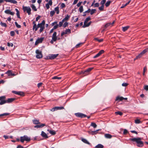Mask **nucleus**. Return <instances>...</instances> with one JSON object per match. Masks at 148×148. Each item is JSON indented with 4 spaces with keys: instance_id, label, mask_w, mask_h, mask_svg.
I'll return each mask as SVG.
<instances>
[{
    "instance_id": "nucleus-13",
    "label": "nucleus",
    "mask_w": 148,
    "mask_h": 148,
    "mask_svg": "<svg viewBox=\"0 0 148 148\" xmlns=\"http://www.w3.org/2000/svg\"><path fill=\"white\" fill-rule=\"evenodd\" d=\"M104 51L103 50H101L96 55L93 57L94 58H96L100 56L104 52Z\"/></svg>"
},
{
    "instance_id": "nucleus-24",
    "label": "nucleus",
    "mask_w": 148,
    "mask_h": 148,
    "mask_svg": "<svg viewBox=\"0 0 148 148\" xmlns=\"http://www.w3.org/2000/svg\"><path fill=\"white\" fill-rule=\"evenodd\" d=\"M130 1H131V0H130L127 3L125 4H123L122 5V6L121 7V8H124V7H125L126 6H127V5L129 4V3H130Z\"/></svg>"
},
{
    "instance_id": "nucleus-5",
    "label": "nucleus",
    "mask_w": 148,
    "mask_h": 148,
    "mask_svg": "<svg viewBox=\"0 0 148 148\" xmlns=\"http://www.w3.org/2000/svg\"><path fill=\"white\" fill-rule=\"evenodd\" d=\"M36 57L37 58H41L42 57V51L38 49L36 50Z\"/></svg>"
},
{
    "instance_id": "nucleus-64",
    "label": "nucleus",
    "mask_w": 148,
    "mask_h": 148,
    "mask_svg": "<svg viewBox=\"0 0 148 148\" xmlns=\"http://www.w3.org/2000/svg\"><path fill=\"white\" fill-rule=\"evenodd\" d=\"M144 89L146 90H148V85L145 86L144 87Z\"/></svg>"
},
{
    "instance_id": "nucleus-38",
    "label": "nucleus",
    "mask_w": 148,
    "mask_h": 148,
    "mask_svg": "<svg viewBox=\"0 0 148 148\" xmlns=\"http://www.w3.org/2000/svg\"><path fill=\"white\" fill-rule=\"evenodd\" d=\"M17 95H19L20 96H24V93L22 92L21 91H18V92Z\"/></svg>"
},
{
    "instance_id": "nucleus-37",
    "label": "nucleus",
    "mask_w": 148,
    "mask_h": 148,
    "mask_svg": "<svg viewBox=\"0 0 148 148\" xmlns=\"http://www.w3.org/2000/svg\"><path fill=\"white\" fill-rule=\"evenodd\" d=\"M111 1H107L105 3V5L106 7H108L111 3Z\"/></svg>"
},
{
    "instance_id": "nucleus-55",
    "label": "nucleus",
    "mask_w": 148,
    "mask_h": 148,
    "mask_svg": "<svg viewBox=\"0 0 148 148\" xmlns=\"http://www.w3.org/2000/svg\"><path fill=\"white\" fill-rule=\"evenodd\" d=\"M57 110H62L64 109L63 107H56Z\"/></svg>"
},
{
    "instance_id": "nucleus-12",
    "label": "nucleus",
    "mask_w": 148,
    "mask_h": 148,
    "mask_svg": "<svg viewBox=\"0 0 148 148\" xmlns=\"http://www.w3.org/2000/svg\"><path fill=\"white\" fill-rule=\"evenodd\" d=\"M52 38L53 40L56 41L57 39V33L56 32H54L52 36Z\"/></svg>"
},
{
    "instance_id": "nucleus-30",
    "label": "nucleus",
    "mask_w": 148,
    "mask_h": 148,
    "mask_svg": "<svg viewBox=\"0 0 148 148\" xmlns=\"http://www.w3.org/2000/svg\"><path fill=\"white\" fill-rule=\"evenodd\" d=\"M70 16H69L68 15H67L66 17L64 18L62 20H64V22L65 21L68 20L70 18Z\"/></svg>"
},
{
    "instance_id": "nucleus-61",
    "label": "nucleus",
    "mask_w": 148,
    "mask_h": 148,
    "mask_svg": "<svg viewBox=\"0 0 148 148\" xmlns=\"http://www.w3.org/2000/svg\"><path fill=\"white\" fill-rule=\"evenodd\" d=\"M58 24H57L56 25L54 26L53 29H56L58 28Z\"/></svg>"
},
{
    "instance_id": "nucleus-34",
    "label": "nucleus",
    "mask_w": 148,
    "mask_h": 148,
    "mask_svg": "<svg viewBox=\"0 0 148 148\" xmlns=\"http://www.w3.org/2000/svg\"><path fill=\"white\" fill-rule=\"evenodd\" d=\"M0 24L2 27H7V25L5 23H3L1 22L0 23Z\"/></svg>"
},
{
    "instance_id": "nucleus-17",
    "label": "nucleus",
    "mask_w": 148,
    "mask_h": 148,
    "mask_svg": "<svg viewBox=\"0 0 148 148\" xmlns=\"http://www.w3.org/2000/svg\"><path fill=\"white\" fill-rule=\"evenodd\" d=\"M15 99L14 98H10L8 99L6 101L7 103H10L14 101Z\"/></svg>"
},
{
    "instance_id": "nucleus-26",
    "label": "nucleus",
    "mask_w": 148,
    "mask_h": 148,
    "mask_svg": "<svg viewBox=\"0 0 148 148\" xmlns=\"http://www.w3.org/2000/svg\"><path fill=\"white\" fill-rule=\"evenodd\" d=\"M31 7L32 8V10H34V11H37V9L36 8V6L34 5V4H32L31 5Z\"/></svg>"
},
{
    "instance_id": "nucleus-32",
    "label": "nucleus",
    "mask_w": 148,
    "mask_h": 148,
    "mask_svg": "<svg viewBox=\"0 0 148 148\" xmlns=\"http://www.w3.org/2000/svg\"><path fill=\"white\" fill-rule=\"evenodd\" d=\"M95 147L97 148H103V146L101 144H99L96 146Z\"/></svg>"
},
{
    "instance_id": "nucleus-29",
    "label": "nucleus",
    "mask_w": 148,
    "mask_h": 148,
    "mask_svg": "<svg viewBox=\"0 0 148 148\" xmlns=\"http://www.w3.org/2000/svg\"><path fill=\"white\" fill-rule=\"evenodd\" d=\"M90 126L93 127L94 128H96L97 127V125L94 122H92Z\"/></svg>"
},
{
    "instance_id": "nucleus-42",
    "label": "nucleus",
    "mask_w": 148,
    "mask_h": 148,
    "mask_svg": "<svg viewBox=\"0 0 148 148\" xmlns=\"http://www.w3.org/2000/svg\"><path fill=\"white\" fill-rule=\"evenodd\" d=\"M6 100H2L1 101V102H0V105H2V104H5L6 103Z\"/></svg>"
},
{
    "instance_id": "nucleus-36",
    "label": "nucleus",
    "mask_w": 148,
    "mask_h": 148,
    "mask_svg": "<svg viewBox=\"0 0 148 148\" xmlns=\"http://www.w3.org/2000/svg\"><path fill=\"white\" fill-rule=\"evenodd\" d=\"M129 27V26H127L124 27H123V32H125L126 31Z\"/></svg>"
},
{
    "instance_id": "nucleus-43",
    "label": "nucleus",
    "mask_w": 148,
    "mask_h": 148,
    "mask_svg": "<svg viewBox=\"0 0 148 148\" xmlns=\"http://www.w3.org/2000/svg\"><path fill=\"white\" fill-rule=\"evenodd\" d=\"M96 11V10L95 9H92L91 11L90 10V14L91 15H92Z\"/></svg>"
},
{
    "instance_id": "nucleus-44",
    "label": "nucleus",
    "mask_w": 148,
    "mask_h": 148,
    "mask_svg": "<svg viewBox=\"0 0 148 148\" xmlns=\"http://www.w3.org/2000/svg\"><path fill=\"white\" fill-rule=\"evenodd\" d=\"M61 77H58L57 76H54L52 77V79H61Z\"/></svg>"
},
{
    "instance_id": "nucleus-4",
    "label": "nucleus",
    "mask_w": 148,
    "mask_h": 148,
    "mask_svg": "<svg viewBox=\"0 0 148 148\" xmlns=\"http://www.w3.org/2000/svg\"><path fill=\"white\" fill-rule=\"evenodd\" d=\"M23 9L24 12L26 11L28 14L29 15L31 14V9L29 6H24L23 7Z\"/></svg>"
},
{
    "instance_id": "nucleus-23",
    "label": "nucleus",
    "mask_w": 148,
    "mask_h": 148,
    "mask_svg": "<svg viewBox=\"0 0 148 148\" xmlns=\"http://www.w3.org/2000/svg\"><path fill=\"white\" fill-rule=\"evenodd\" d=\"M33 122L34 124H37L40 123V122L38 120H33Z\"/></svg>"
},
{
    "instance_id": "nucleus-54",
    "label": "nucleus",
    "mask_w": 148,
    "mask_h": 148,
    "mask_svg": "<svg viewBox=\"0 0 148 148\" xmlns=\"http://www.w3.org/2000/svg\"><path fill=\"white\" fill-rule=\"evenodd\" d=\"M10 34L11 36H13L14 35L15 32L14 31H12L10 32Z\"/></svg>"
},
{
    "instance_id": "nucleus-60",
    "label": "nucleus",
    "mask_w": 148,
    "mask_h": 148,
    "mask_svg": "<svg viewBox=\"0 0 148 148\" xmlns=\"http://www.w3.org/2000/svg\"><path fill=\"white\" fill-rule=\"evenodd\" d=\"M128 85V84L126 83H123L122 84V85L123 86H126Z\"/></svg>"
},
{
    "instance_id": "nucleus-33",
    "label": "nucleus",
    "mask_w": 148,
    "mask_h": 148,
    "mask_svg": "<svg viewBox=\"0 0 148 148\" xmlns=\"http://www.w3.org/2000/svg\"><path fill=\"white\" fill-rule=\"evenodd\" d=\"M33 24H34V25L33 26V29L34 30L35 29V30L36 29V28L37 27V26L36 25V22L34 21H33Z\"/></svg>"
},
{
    "instance_id": "nucleus-22",
    "label": "nucleus",
    "mask_w": 148,
    "mask_h": 148,
    "mask_svg": "<svg viewBox=\"0 0 148 148\" xmlns=\"http://www.w3.org/2000/svg\"><path fill=\"white\" fill-rule=\"evenodd\" d=\"M105 138H111L112 137V136L109 134H106L104 135Z\"/></svg>"
},
{
    "instance_id": "nucleus-39",
    "label": "nucleus",
    "mask_w": 148,
    "mask_h": 148,
    "mask_svg": "<svg viewBox=\"0 0 148 148\" xmlns=\"http://www.w3.org/2000/svg\"><path fill=\"white\" fill-rule=\"evenodd\" d=\"M83 7L82 6H81L79 8V11L80 13L82 12L83 11Z\"/></svg>"
},
{
    "instance_id": "nucleus-7",
    "label": "nucleus",
    "mask_w": 148,
    "mask_h": 148,
    "mask_svg": "<svg viewBox=\"0 0 148 148\" xmlns=\"http://www.w3.org/2000/svg\"><path fill=\"white\" fill-rule=\"evenodd\" d=\"M75 114L76 116L81 118H85L87 116L86 115L81 113H75Z\"/></svg>"
},
{
    "instance_id": "nucleus-51",
    "label": "nucleus",
    "mask_w": 148,
    "mask_h": 148,
    "mask_svg": "<svg viewBox=\"0 0 148 148\" xmlns=\"http://www.w3.org/2000/svg\"><path fill=\"white\" fill-rule=\"evenodd\" d=\"M135 122L137 124H138L141 123V121L139 119H136L135 120Z\"/></svg>"
},
{
    "instance_id": "nucleus-25",
    "label": "nucleus",
    "mask_w": 148,
    "mask_h": 148,
    "mask_svg": "<svg viewBox=\"0 0 148 148\" xmlns=\"http://www.w3.org/2000/svg\"><path fill=\"white\" fill-rule=\"evenodd\" d=\"M109 26H111V23H106L104 26V28L105 29L107 28Z\"/></svg>"
},
{
    "instance_id": "nucleus-47",
    "label": "nucleus",
    "mask_w": 148,
    "mask_h": 148,
    "mask_svg": "<svg viewBox=\"0 0 148 148\" xmlns=\"http://www.w3.org/2000/svg\"><path fill=\"white\" fill-rule=\"evenodd\" d=\"M5 98V96H2L0 97V101L4 100Z\"/></svg>"
},
{
    "instance_id": "nucleus-63",
    "label": "nucleus",
    "mask_w": 148,
    "mask_h": 148,
    "mask_svg": "<svg viewBox=\"0 0 148 148\" xmlns=\"http://www.w3.org/2000/svg\"><path fill=\"white\" fill-rule=\"evenodd\" d=\"M65 5L64 3H62L61 5V7L62 8H64L65 7Z\"/></svg>"
},
{
    "instance_id": "nucleus-35",
    "label": "nucleus",
    "mask_w": 148,
    "mask_h": 148,
    "mask_svg": "<svg viewBox=\"0 0 148 148\" xmlns=\"http://www.w3.org/2000/svg\"><path fill=\"white\" fill-rule=\"evenodd\" d=\"M91 23V22H90L88 23H87L86 24H85V25L84 24V25L83 26V27H88L90 25Z\"/></svg>"
},
{
    "instance_id": "nucleus-56",
    "label": "nucleus",
    "mask_w": 148,
    "mask_h": 148,
    "mask_svg": "<svg viewBox=\"0 0 148 148\" xmlns=\"http://www.w3.org/2000/svg\"><path fill=\"white\" fill-rule=\"evenodd\" d=\"M57 109L56 107H55L54 108H53L51 110V111L52 112H54L56 110H57Z\"/></svg>"
},
{
    "instance_id": "nucleus-53",
    "label": "nucleus",
    "mask_w": 148,
    "mask_h": 148,
    "mask_svg": "<svg viewBox=\"0 0 148 148\" xmlns=\"http://www.w3.org/2000/svg\"><path fill=\"white\" fill-rule=\"evenodd\" d=\"M7 45L8 46L12 47L13 45V44L12 43L8 42L7 43Z\"/></svg>"
},
{
    "instance_id": "nucleus-41",
    "label": "nucleus",
    "mask_w": 148,
    "mask_h": 148,
    "mask_svg": "<svg viewBox=\"0 0 148 148\" xmlns=\"http://www.w3.org/2000/svg\"><path fill=\"white\" fill-rule=\"evenodd\" d=\"M104 5H102L99 8V10L101 11H102L104 10Z\"/></svg>"
},
{
    "instance_id": "nucleus-6",
    "label": "nucleus",
    "mask_w": 148,
    "mask_h": 148,
    "mask_svg": "<svg viewBox=\"0 0 148 148\" xmlns=\"http://www.w3.org/2000/svg\"><path fill=\"white\" fill-rule=\"evenodd\" d=\"M148 50L147 48L144 50L142 52H141L139 55L136 56V58H141L142 56L146 52H147Z\"/></svg>"
},
{
    "instance_id": "nucleus-11",
    "label": "nucleus",
    "mask_w": 148,
    "mask_h": 148,
    "mask_svg": "<svg viewBox=\"0 0 148 148\" xmlns=\"http://www.w3.org/2000/svg\"><path fill=\"white\" fill-rule=\"evenodd\" d=\"M58 54H50L49 55V59H54L55 58H56V57L58 56Z\"/></svg>"
},
{
    "instance_id": "nucleus-31",
    "label": "nucleus",
    "mask_w": 148,
    "mask_h": 148,
    "mask_svg": "<svg viewBox=\"0 0 148 148\" xmlns=\"http://www.w3.org/2000/svg\"><path fill=\"white\" fill-rule=\"evenodd\" d=\"M90 20V17H87V18H86V19L84 22V24L85 25V24H86L87 23V22Z\"/></svg>"
},
{
    "instance_id": "nucleus-9",
    "label": "nucleus",
    "mask_w": 148,
    "mask_h": 148,
    "mask_svg": "<svg viewBox=\"0 0 148 148\" xmlns=\"http://www.w3.org/2000/svg\"><path fill=\"white\" fill-rule=\"evenodd\" d=\"M44 39L43 38H38L35 42V45H37L38 44L42 42L43 40Z\"/></svg>"
},
{
    "instance_id": "nucleus-28",
    "label": "nucleus",
    "mask_w": 148,
    "mask_h": 148,
    "mask_svg": "<svg viewBox=\"0 0 148 148\" xmlns=\"http://www.w3.org/2000/svg\"><path fill=\"white\" fill-rule=\"evenodd\" d=\"M54 11L56 12L57 14H58L59 13V7H57L54 8Z\"/></svg>"
},
{
    "instance_id": "nucleus-18",
    "label": "nucleus",
    "mask_w": 148,
    "mask_h": 148,
    "mask_svg": "<svg viewBox=\"0 0 148 148\" xmlns=\"http://www.w3.org/2000/svg\"><path fill=\"white\" fill-rule=\"evenodd\" d=\"M45 126V124H42L40 125H37L34 126L35 128H42L44 126Z\"/></svg>"
},
{
    "instance_id": "nucleus-20",
    "label": "nucleus",
    "mask_w": 148,
    "mask_h": 148,
    "mask_svg": "<svg viewBox=\"0 0 148 148\" xmlns=\"http://www.w3.org/2000/svg\"><path fill=\"white\" fill-rule=\"evenodd\" d=\"M47 130L52 135H54L56 134V132L54 130H51L49 129H48Z\"/></svg>"
},
{
    "instance_id": "nucleus-50",
    "label": "nucleus",
    "mask_w": 148,
    "mask_h": 148,
    "mask_svg": "<svg viewBox=\"0 0 148 148\" xmlns=\"http://www.w3.org/2000/svg\"><path fill=\"white\" fill-rule=\"evenodd\" d=\"M9 113H3V114H0V116H7V115H9Z\"/></svg>"
},
{
    "instance_id": "nucleus-62",
    "label": "nucleus",
    "mask_w": 148,
    "mask_h": 148,
    "mask_svg": "<svg viewBox=\"0 0 148 148\" xmlns=\"http://www.w3.org/2000/svg\"><path fill=\"white\" fill-rule=\"evenodd\" d=\"M88 132L90 134H92V135H94V131H88Z\"/></svg>"
},
{
    "instance_id": "nucleus-58",
    "label": "nucleus",
    "mask_w": 148,
    "mask_h": 148,
    "mask_svg": "<svg viewBox=\"0 0 148 148\" xmlns=\"http://www.w3.org/2000/svg\"><path fill=\"white\" fill-rule=\"evenodd\" d=\"M47 3L51 6V5L52 4V0H50L49 1V2Z\"/></svg>"
},
{
    "instance_id": "nucleus-49",
    "label": "nucleus",
    "mask_w": 148,
    "mask_h": 148,
    "mask_svg": "<svg viewBox=\"0 0 148 148\" xmlns=\"http://www.w3.org/2000/svg\"><path fill=\"white\" fill-rule=\"evenodd\" d=\"M15 24L16 27L18 28H20L21 27L20 25H18L16 22H15Z\"/></svg>"
},
{
    "instance_id": "nucleus-48",
    "label": "nucleus",
    "mask_w": 148,
    "mask_h": 148,
    "mask_svg": "<svg viewBox=\"0 0 148 148\" xmlns=\"http://www.w3.org/2000/svg\"><path fill=\"white\" fill-rule=\"evenodd\" d=\"M106 1V0H103L101 1L100 4L101 5H104Z\"/></svg>"
},
{
    "instance_id": "nucleus-10",
    "label": "nucleus",
    "mask_w": 148,
    "mask_h": 148,
    "mask_svg": "<svg viewBox=\"0 0 148 148\" xmlns=\"http://www.w3.org/2000/svg\"><path fill=\"white\" fill-rule=\"evenodd\" d=\"M127 99V98H124L122 97L118 96L116 97V101H121L123 99L126 100Z\"/></svg>"
},
{
    "instance_id": "nucleus-45",
    "label": "nucleus",
    "mask_w": 148,
    "mask_h": 148,
    "mask_svg": "<svg viewBox=\"0 0 148 148\" xmlns=\"http://www.w3.org/2000/svg\"><path fill=\"white\" fill-rule=\"evenodd\" d=\"M55 12L54 11H51L50 12V15L51 17L53 16V15L54 14Z\"/></svg>"
},
{
    "instance_id": "nucleus-15",
    "label": "nucleus",
    "mask_w": 148,
    "mask_h": 148,
    "mask_svg": "<svg viewBox=\"0 0 148 148\" xmlns=\"http://www.w3.org/2000/svg\"><path fill=\"white\" fill-rule=\"evenodd\" d=\"M5 74H7L8 76H10L11 75L12 76H14L15 75V74L12 73L10 70H9L5 73Z\"/></svg>"
},
{
    "instance_id": "nucleus-57",
    "label": "nucleus",
    "mask_w": 148,
    "mask_h": 148,
    "mask_svg": "<svg viewBox=\"0 0 148 148\" xmlns=\"http://www.w3.org/2000/svg\"><path fill=\"white\" fill-rule=\"evenodd\" d=\"M68 23L65 22L64 23L63 26L64 27H66L68 25Z\"/></svg>"
},
{
    "instance_id": "nucleus-46",
    "label": "nucleus",
    "mask_w": 148,
    "mask_h": 148,
    "mask_svg": "<svg viewBox=\"0 0 148 148\" xmlns=\"http://www.w3.org/2000/svg\"><path fill=\"white\" fill-rule=\"evenodd\" d=\"M115 114H116L119 115H122L123 114V113L119 111L115 112Z\"/></svg>"
},
{
    "instance_id": "nucleus-52",
    "label": "nucleus",
    "mask_w": 148,
    "mask_h": 148,
    "mask_svg": "<svg viewBox=\"0 0 148 148\" xmlns=\"http://www.w3.org/2000/svg\"><path fill=\"white\" fill-rule=\"evenodd\" d=\"M83 44V43H79V44H77L76 45L75 47L76 48H78V47H79V46L80 45H82Z\"/></svg>"
},
{
    "instance_id": "nucleus-59",
    "label": "nucleus",
    "mask_w": 148,
    "mask_h": 148,
    "mask_svg": "<svg viewBox=\"0 0 148 148\" xmlns=\"http://www.w3.org/2000/svg\"><path fill=\"white\" fill-rule=\"evenodd\" d=\"M127 133H128L127 130L126 129H124V131H123V134H127Z\"/></svg>"
},
{
    "instance_id": "nucleus-16",
    "label": "nucleus",
    "mask_w": 148,
    "mask_h": 148,
    "mask_svg": "<svg viewBox=\"0 0 148 148\" xmlns=\"http://www.w3.org/2000/svg\"><path fill=\"white\" fill-rule=\"evenodd\" d=\"M93 68L91 67L90 68L86 70L83 73L85 74H87V73L91 71L93 69Z\"/></svg>"
},
{
    "instance_id": "nucleus-19",
    "label": "nucleus",
    "mask_w": 148,
    "mask_h": 148,
    "mask_svg": "<svg viewBox=\"0 0 148 148\" xmlns=\"http://www.w3.org/2000/svg\"><path fill=\"white\" fill-rule=\"evenodd\" d=\"M41 135L43 137L45 138H48V136L47 134L43 131L42 132Z\"/></svg>"
},
{
    "instance_id": "nucleus-21",
    "label": "nucleus",
    "mask_w": 148,
    "mask_h": 148,
    "mask_svg": "<svg viewBox=\"0 0 148 148\" xmlns=\"http://www.w3.org/2000/svg\"><path fill=\"white\" fill-rule=\"evenodd\" d=\"M82 141L88 145H90V143L87 141L86 139L82 138L81 139Z\"/></svg>"
},
{
    "instance_id": "nucleus-27",
    "label": "nucleus",
    "mask_w": 148,
    "mask_h": 148,
    "mask_svg": "<svg viewBox=\"0 0 148 148\" xmlns=\"http://www.w3.org/2000/svg\"><path fill=\"white\" fill-rule=\"evenodd\" d=\"M15 10L16 11V15H17V17L18 18H20V16L19 12V11L16 8L15 9Z\"/></svg>"
},
{
    "instance_id": "nucleus-2",
    "label": "nucleus",
    "mask_w": 148,
    "mask_h": 148,
    "mask_svg": "<svg viewBox=\"0 0 148 148\" xmlns=\"http://www.w3.org/2000/svg\"><path fill=\"white\" fill-rule=\"evenodd\" d=\"M45 21L44 20H43L42 23H38L37 26L36 28L35 29V31H36L38 28L39 27L40 28L39 31L40 33L45 28Z\"/></svg>"
},
{
    "instance_id": "nucleus-8",
    "label": "nucleus",
    "mask_w": 148,
    "mask_h": 148,
    "mask_svg": "<svg viewBox=\"0 0 148 148\" xmlns=\"http://www.w3.org/2000/svg\"><path fill=\"white\" fill-rule=\"evenodd\" d=\"M71 32L70 29H66L64 32H62L61 34V36H63L65 34H68Z\"/></svg>"
},
{
    "instance_id": "nucleus-1",
    "label": "nucleus",
    "mask_w": 148,
    "mask_h": 148,
    "mask_svg": "<svg viewBox=\"0 0 148 148\" xmlns=\"http://www.w3.org/2000/svg\"><path fill=\"white\" fill-rule=\"evenodd\" d=\"M140 138H134L131 139V140L132 141L135 142L137 143V146L139 147H142L143 146V143L141 141Z\"/></svg>"
},
{
    "instance_id": "nucleus-40",
    "label": "nucleus",
    "mask_w": 148,
    "mask_h": 148,
    "mask_svg": "<svg viewBox=\"0 0 148 148\" xmlns=\"http://www.w3.org/2000/svg\"><path fill=\"white\" fill-rule=\"evenodd\" d=\"M64 22V20H62L60 22L58 25V26L60 27H61L63 24V23Z\"/></svg>"
},
{
    "instance_id": "nucleus-14",
    "label": "nucleus",
    "mask_w": 148,
    "mask_h": 148,
    "mask_svg": "<svg viewBox=\"0 0 148 148\" xmlns=\"http://www.w3.org/2000/svg\"><path fill=\"white\" fill-rule=\"evenodd\" d=\"M4 12L7 14H9L13 16L14 15V12H11L9 10H5Z\"/></svg>"
},
{
    "instance_id": "nucleus-3",
    "label": "nucleus",
    "mask_w": 148,
    "mask_h": 148,
    "mask_svg": "<svg viewBox=\"0 0 148 148\" xmlns=\"http://www.w3.org/2000/svg\"><path fill=\"white\" fill-rule=\"evenodd\" d=\"M31 140V138L27 135H24L21 136L20 138V141L22 143H23L24 141L27 142H29Z\"/></svg>"
}]
</instances>
